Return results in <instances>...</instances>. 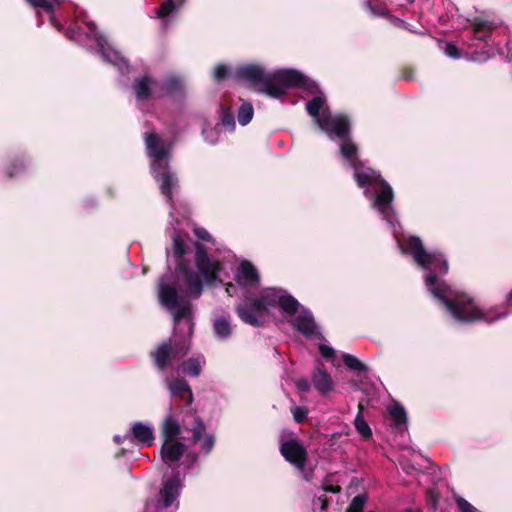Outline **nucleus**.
<instances>
[{
    "label": "nucleus",
    "instance_id": "nucleus-13",
    "mask_svg": "<svg viewBox=\"0 0 512 512\" xmlns=\"http://www.w3.org/2000/svg\"><path fill=\"white\" fill-rule=\"evenodd\" d=\"M180 488L181 482L178 473L163 481L162 488L159 491L158 506L162 508L170 507L178 498Z\"/></svg>",
    "mask_w": 512,
    "mask_h": 512
},
{
    "label": "nucleus",
    "instance_id": "nucleus-55",
    "mask_svg": "<svg viewBox=\"0 0 512 512\" xmlns=\"http://www.w3.org/2000/svg\"><path fill=\"white\" fill-rule=\"evenodd\" d=\"M319 500L322 502V509H326L327 507V498L325 496L320 497Z\"/></svg>",
    "mask_w": 512,
    "mask_h": 512
},
{
    "label": "nucleus",
    "instance_id": "nucleus-7",
    "mask_svg": "<svg viewBox=\"0 0 512 512\" xmlns=\"http://www.w3.org/2000/svg\"><path fill=\"white\" fill-rule=\"evenodd\" d=\"M279 452L282 457L299 471H304L308 452L297 438L281 442Z\"/></svg>",
    "mask_w": 512,
    "mask_h": 512
},
{
    "label": "nucleus",
    "instance_id": "nucleus-4",
    "mask_svg": "<svg viewBox=\"0 0 512 512\" xmlns=\"http://www.w3.org/2000/svg\"><path fill=\"white\" fill-rule=\"evenodd\" d=\"M189 352V345L186 340H172L163 341L157 348L150 352L149 356L154 366L159 371H164L171 366L173 361L180 360Z\"/></svg>",
    "mask_w": 512,
    "mask_h": 512
},
{
    "label": "nucleus",
    "instance_id": "nucleus-56",
    "mask_svg": "<svg viewBox=\"0 0 512 512\" xmlns=\"http://www.w3.org/2000/svg\"><path fill=\"white\" fill-rule=\"evenodd\" d=\"M114 441L117 443V444H121L122 441H123V438L119 435H116L114 436Z\"/></svg>",
    "mask_w": 512,
    "mask_h": 512
},
{
    "label": "nucleus",
    "instance_id": "nucleus-31",
    "mask_svg": "<svg viewBox=\"0 0 512 512\" xmlns=\"http://www.w3.org/2000/svg\"><path fill=\"white\" fill-rule=\"evenodd\" d=\"M324 103L325 97L322 94L316 95L313 99L306 103L307 113L317 120L318 117H321L320 110L322 109Z\"/></svg>",
    "mask_w": 512,
    "mask_h": 512
},
{
    "label": "nucleus",
    "instance_id": "nucleus-51",
    "mask_svg": "<svg viewBox=\"0 0 512 512\" xmlns=\"http://www.w3.org/2000/svg\"><path fill=\"white\" fill-rule=\"evenodd\" d=\"M401 78L404 80H412L414 78V69L410 66H405L401 69Z\"/></svg>",
    "mask_w": 512,
    "mask_h": 512
},
{
    "label": "nucleus",
    "instance_id": "nucleus-14",
    "mask_svg": "<svg viewBox=\"0 0 512 512\" xmlns=\"http://www.w3.org/2000/svg\"><path fill=\"white\" fill-rule=\"evenodd\" d=\"M352 168L354 170L353 178L360 188L378 184L383 179L379 171L365 167L362 161L354 163Z\"/></svg>",
    "mask_w": 512,
    "mask_h": 512
},
{
    "label": "nucleus",
    "instance_id": "nucleus-50",
    "mask_svg": "<svg viewBox=\"0 0 512 512\" xmlns=\"http://www.w3.org/2000/svg\"><path fill=\"white\" fill-rule=\"evenodd\" d=\"M319 351H320V354L324 357V358H327V359H330V358H333L334 355H335V351L333 348L327 346V345H324V344H321L319 346Z\"/></svg>",
    "mask_w": 512,
    "mask_h": 512
},
{
    "label": "nucleus",
    "instance_id": "nucleus-26",
    "mask_svg": "<svg viewBox=\"0 0 512 512\" xmlns=\"http://www.w3.org/2000/svg\"><path fill=\"white\" fill-rule=\"evenodd\" d=\"M278 307L287 315H295L300 307L298 300L292 295L283 291L282 296L278 299Z\"/></svg>",
    "mask_w": 512,
    "mask_h": 512
},
{
    "label": "nucleus",
    "instance_id": "nucleus-25",
    "mask_svg": "<svg viewBox=\"0 0 512 512\" xmlns=\"http://www.w3.org/2000/svg\"><path fill=\"white\" fill-rule=\"evenodd\" d=\"M33 7L43 8L49 13V21L59 32L62 31V25L53 14V3L60 4V0H27Z\"/></svg>",
    "mask_w": 512,
    "mask_h": 512
},
{
    "label": "nucleus",
    "instance_id": "nucleus-52",
    "mask_svg": "<svg viewBox=\"0 0 512 512\" xmlns=\"http://www.w3.org/2000/svg\"><path fill=\"white\" fill-rule=\"evenodd\" d=\"M226 292L229 296H233V294L236 292V286L232 283H228L226 285Z\"/></svg>",
    "mask_w": 512,
    "mask_h": 512
},
{
    "label": "nucleus",
    "instance_id": "nucleus-8",
    "mask_svg": "<svg viewBox=\"0 0 512 512\" xmlns=\"http://www.w3.org/2000/svg\"><path fill=\"white\" fill-rule=\"evenodd\" d=\"M235 311L245 324L260 327L262 325L260 319L266 314V307H264L257 298H249L237 305Z\"/></svg>",
    "mask_w": 512,
    "mask_h": 512
},
{
    "label": "nucleus",
    "instance_id": "nucleus-54",
    "mask_svg": "<svg viewBox=\"0 0 512 512\" xmlns=\"http://www.w3.org/2000/svg\"><path fill=\"white\" fill-rule=\"evenodd\" d=\"M357 408H358L357 415H363V410H364L363 400L359 401Z\"/></svg>",
    "mask_w": 512,
    "mask_h": 512
},
{
    "label": "nucleus",
    "instance_id": "nucleus-43",
    "mask_svg": "<svg viewBox=\"0 0 512 512\" xmlns=\"http://www.w3.org/2000/svg\"><path fill=\"white\" fill-rule=\"evenodd\" d=\"M292 414H293V418H294V421L296 423H303L306 418H307V415H308V410L306 407H303V406H295L292 408Z\"/></svg>",
    "mask_w": 512,
    "mask_h": 512
},
{
    "label": "nucleus",
    "instance_id": "nucleus-24",
    "mask_svg": "<svg viewBox=\"0 0 512 512\" xmlns=\"http://www.w3.org/2000/svg\"><path fill=\"white\" fill-rule=\"evenodd\" d=\"M181 432V427L173 415L169 413L163 420L161 425V434L163 440H176Z\"/></svg>",
    "mask_w": 512,
    "mask_h": 512
},
{
    "label": "nucleus",
    "instance_id": "nucleus-15",
    "mask_svg": "<svg viewBox=\"0 0 512 512\" xmlns=\"http://www.w3.org/2000/svg\"><path fill=\"white\" fill-rule=\"evenodd\" d=\"M193 443L199 442L203 438L201 444V451L204 454H209L215 445V437L211 434H206V426L199 416L194 417L193 427L191 428Z\"/></svg>",
    "mask_w": 512,
    "mask_h": 512
},
{
    "label": "nucleus",
    "instance_id": "nucleus-36",
    "mask_svg": "<svg viewBox=\"0 0 512 512\" xmlns=\"http://www.w3.org/2000/svg\"><path fill=\"white\" fill-rule=\"evenodd\" d=\"M181 367L185 374L193 377H197L201 373V365L199 360L196 358H189L182 363Z\"/></svg>",
    "mask_w": 512,
    "mask_h": 512
},
{
    "label": "nucleus",
    "instance_id": "nucleus-16",
    "mask_svg": "<svg viewBox=\"0 0 512 512\" xmlns=\"http://www.w3.org/2000/svg\"><path fill=\"white\" fill-rule=\"evenodd\" d=\"M186 451V445L178 440H163L161 446V459L167 464L178 462Z\"/></svg>",
    "mask_w": 512,
    "mask_h": 512
},
{
    "label": "nucleus",
    "instance_id": "nucleus-9",
    "mask_svg": "<svg viewBox=\"0 0 512 512\" xmlns=\"http://www.w3.org/2000/svg\"><path fill=\"white\" fill-rule=\"evenodd\" d=\"M66 37L78 43H84L88 39L98 41L100 38L96 25L81 16H77L75 22L66 28Z\"/></svg>",
    "mask_w": 512,
    "mask_h": 512
},
{
    "label": "nucleus",
    "instance_id": "nucleus-3",
    "mask_svg": "<svg viewBox=\"0 0 512 512\" xmlns=\"http://www.w3.org/2000/svg\"><path fill=\"white\" fill-rule=\"evenodd\" d=\"M173 251L177 258L176 271L182 275L185 280L187 294L192 298H199L203 292L201 276H199L198 273L189 266L188 261L183 258L186 253V245L178 235L173 238Z\"/></svg>",
    "mask_w": 512,
    "mask_h": 512
},
{
    "label": "nucleus",
    "instance_id": "nucleus-38",
    "mask_svg": "<svg viewBox=\"0 0 512 512\" xmlns=\"http://www.w3.org/2000/svg\"><path fill=\"white\" fill-rule=\"evenodd\" d=\"M26 167V160L24 156L16 157L11 161L9 166L6 168V174L8 178H12L19 172L23 171Z\"/></svg>",
    "mask_w": 512,
    "mask_h": 512
},
{
    "label": "nucleus",
    "instance_id": "nucleus-11",
    "mask_svg": "<svg viewBox=\"0 0 512 512\" xmlns=\"http://www.w3.org/2000/svg\"><path fill=\"white\" fill-rule=\"evenodd\" d=\"M155 179L160 183L161 193L172 201V189L177 186L178 178L174 172L170 170L169 163H160L155 165Z\"/></svg>",
    "mask_w": 512,
    "mask_h": 512
},
{
    "label": "nucleus",
    "instance_id": "nucleus-19",
    "mask_svg": "<svg viewBox=\"0 0 512 512\" xmlns=\"http://www.w3.org/2000/svg\"><path fill=\"white\" fill-rule=\"evenodd\" d=\"M235 280L241 286L252 287L259 283L260 276L256 267L250 261L244 260L239 265Z\"/></svg>",
    "mask_w": 512,
    "mask_h": 512
},
{
    "label": "nucleus",
    "instance_id": "nucleus-27",
    "mask_svg": "<svg viewBox=\"0 0 512 512\" xmlns=\"http://www.w3.org/2000/svg\"><path fill=\"white\" fill-rule=\"evenodd\" d=\"M342 140L343 142L340 145L341 155L349 160V165L352 167L354 163L361 161L358 158V148L349 137Z\"/></svg>",
    "mask_w": 512,
    "mask_h": 512
},
{
    "label": "nucleus",
    "instance_id": "nucleus-28",
    "mask_svg": "<svg viewBox=\"0 0 512 512\" xmlns=\"http://www.w3.org/2000/svg\"><path fill=\"white\" fill-rule=\"evenodd\" d=\"M283 293V290L281 289H275V288H268L265 289L260 297H257V300H260V303L266 307V311L268 310V307H276L278 306V299L281 298Z\"/></svg>",
    "mask_w": 512,
    "mask_h": 512
},
{
    "label": "nucleus",
    "instance_id": "nucleus-18",
    "mask_svg": "<svg viewBox=\"0 0 512 512\" xmlns=\"http://www.w3.org/2000/svg\"><path fill=\"white\" fill-rule=\"evenodd\" d=\"M158 298L164 307L169 310L176 308L184 299L179 296V293L173 285L165 283L163 279L158 284Z\"/></svg>",
    "mask_w": 512,
    "mask_h": 512
},
{
    "label": "nucleus",
    "instance_id": "nucleus-35",
    "mask_svg": "<svg viewBox=\"0 0 512 512\" xmlns=\"http://www.w3.org/2000/svg\"><path fill=\"white\" fill-rule=\"evenodd\" d=\"M214 331L221 338H228L231 335V326L225 317L217 318L214 322Z\"/></svg>",
    "mask_w": 512,
    "mask_h": 512
},
{
    "label": "nucleus",
    "instance_id": "nucleus-29",
    "mask_svg": "<svg viewBox=\"0 0 512 512\" xmlns=\"http://www.w3.org/2000/svg\"><path fill=\"white\" fill-rule=\"evenodd\" d=\"M163 90L168 95H182L184 92L183 82L179 77L171 76L165 80Z\"/></svg>",
    "mask_w": 512,
    "mask_h": 512
},
{
    "label": "nucleus",
    "instance_id": "nucleus-53",
    "mask_svg": "<svg viewBox=\"0 0 512 512\" xmlns=\"http://www.w3.org/2000/svg\"><path fill=\"white\" fill-rule=\"evenodd\" d=\"M325 490L331 493H338L341 491V488L339 486H330L325 488Z\"/></svg>",
    "mask_w": 512,
    "mask_h": 512
},
{
    "label": "nucleus",
    "instance_id": "nucleus-47",
    "mask_svg": "<svg viewBox=\"0 0 512 512\" xmlns=\"http://www.w3.org/2000/svg\"><path fill=\"white\" fill-rule=\"evenodd\" d=\"M444 51L449 57L453 59H458L460 57V50L453 43H446Z\"/></svg>",
    "mask_w": 512,
    "mask_h": 512
},
{
    "label": "nucleus",
    "instance_id": "nucleus-58",
    "mask_svg": "<svg viewBox=\"0 0 512 512\" xmlns=\"http://www.w3.org/2000/svg\"><path fill=\"white\" fill-rule=\"evenodd\" d=\"M403 512H422V511H421V510H419V509L407 508V509H405Z\"/></svg>",
    "mask_w": 512,
    "mask_h": 512
},
{
    "label": "nucleus",
    "instance_id": "nucleus-2",
    "mask_svg": "<svg viewBox=\"0 0 512 512\" xmlns=\"http://www.w3.org/2000/svg\"><path fill=\"white\" fill-rule=\"evenodd\" d=\"M237 79L248 83L255 91L272 98H280L286 94L287 88H302L310 94H318V84L295 69H282L267 74L264 68L256 64H246L236 70Z\"/></svg>",
    "mask_w": 512,
    "mask_h": 512
},
{
    "label": "nucleus",
    "instance_id": "nucleus-49",
    "mask_svg": "<svg viewBox=\"0 0 512 512\" xmlns=\"http://www.w3.org/2000/svg\"><path fill=\"white\" fill-rule=\"evenodd\" d=\"M296 387L301 392H309L311 385L310 382L306 378H300L296 382Z\"/></svg>",
    "mask_w": 512,
    "mask_h": 512
},
{
    "label": "nucleus",
    "instance_id": "nucleus-40",
    "mask_svg": "<svg viewBox=\"0 0 512 512\" xmlns=\"http://www.w3.org/2000/svg\"><path fill=\"white\" fill-rule=\"evenodd\" d=\"M221 122L225 128L233 130L235 128V117L230 108L221 105Z\"/></svg>",
    "mask_w": 512,
    "mask_h": 512
},
{
    "label": "nucleus",
    "instance_id": "nucleus-34",
    "mask_svg": "<svg viewBox=\"0 0 512 512\" xmlns=\"http://www.w3.org/2000/svg\"><path fill=\"white\" fill-rule=\"evenodd\" d=\"M254 115V109L252 104L246 102L243 103L238 110V122L245 126L251 122Z\"/></svg>",
    "mask_w": 512,
    "mask_h": 512
},
{
    "label": "nucleus",
    "instance_id": "nucleus-37",
    "mask_svg": "<svg viewBox=\"0 0 512 512\" xmlns=\"http://www.w3.org/2000/svg\"><path fill=\"white\" fill-rule=\"evenodd\" d=\"M389 415L391 416L394 424L400 426L406 423L407 415L405 409L401 405H394L389 408Z\"/></svg>",
    "mask_w": 512,
    "mask_h": 512
},
{
    "label": "nucleus",
    "instance_id": "nucleus-46",
    "mask_svg": "<svg viewBox=\"0 0 512 512\" xmlns=\"http://www.w3.org/2000/svg\"><path fill=\"white\" fill-rule=\"evenodd\" d=\"M438 500H439V494L435 490L429 489L427 491V495H426L427 505L433 509H436Z\"/></svg>",
    "mask_w": 512,
    "mask_h": 512
},
{
    "label": "nucleus",
    "instance_id": "nucleus-22",
    "mask_svg": "<svg viewBox=\"0 0 512 512\" xmlns=\"http://www.w3.org/2000/svg\"><path fill=\"white\" fill-rule=\"evenodd\" d=\"M170 392L173 396L185 401V406L190 407L193 402V393L188 382L181 378L175 379L169 384Z\"/></svg>",
    "mask_w": 512,
    "mask_h": 512
},
{
    "label": "nucleus",
    "instance_id": "nucleus-5",
    "mask_svg": "<svg viewBox=\"0 0 512 512\" xmlns=\"http://www.w3.org/2000/svg\"><path fill=\"white\" fill-rule=\"evenodd\" d=\"M195 265L199 271V276L204 278L208 286L214 285L216 282H222L218 275L223 269L222 263L217 259H212L207 253L204 245L199 242L195 243Z\"/></svg>",
    "mask_w": 512,
    "mask_h": 512
},
{
    "label": "nucleus",
    "instance_id": "nucleus-59",
    "mask_svg": "<svg viewBox=\"0 0 512 512\" xmlns=\"http://www.w3.org/2000/svg\"><path fill=\"white\" fill-rule=\"evenodd\" d=\"M415 0H407L408 3L412 4Z\"/></svg>",
    "mask_w": 512,
    "mask_h": 512
},
{
    "label": "nucleus",
    "instance_id": "nucleus-41",
    "mask_svg": "<svg viewBox=\"0 0 512 512\" xmlns=\"http://www.w3.org/2000/svg\"><path fill=\"white\" fill-rule=\"evenodd\" d=\"M366 496L365 495H356L350 505L348 506L346 512H364L363 511V508H364V505L366 503Z\"/></svg>",
    "mask_w": 512,
    "mask_h": 512
},
{
    "label": "nucleus",
    "instance_id": "nucleus-23",
    "mask_svg": "<svg viewBox=\"0 0 512 512\" xmlns=\"http://www.w3.org/2000/svg\"><path fill=\"white\" fill-rule=\"evenodd\" d=\"M133 438L144 446H151L154 442L153 429L141 422H136L132 428Z\"/></svg>",
    "mask_w": 512,
    "mask_h": 512
},
{
    "label": "nucleus",
    "instance_id": "nucleus-44",
    "mask_svg": "<svg viewBox=\"0 0 512 512\" xmlns=\"http://www.w3.org/2000/svg\"><path fill=\"white\" fill-rule=\"evenodd\" d=\"M454 499L461 512H476L475 507L463 497L455 496Z\"/></svg>",
    "mask_w": 512,
    "mask_h": 512
},
{
    "label": "nucleus",
    "instance_id": "nucleus-30",
    "mask_svg": "<svg viewBox=\"0 0 512 512\" xmlns=\"http://www.w3.org/2000/svg\"><path fill=\"white\" fill-rule=\"evenodd\" d=\"M184 2L185 0H165L156 10L157 17L164 18L171 15Z\"/></svg>",
    "mask_w": 512,
    "mask_h": 512
},
{
    "label": "nucleus",
    "instance_id": "nucleus-17",
    "mask_svg": "<svg viewBox=\"0 0 512 512\" xmlns=\"http://www.w3.org/2000/svg\"><path fill=\"white\" fill-rule=\"evenodd\" d=\"M145 144L149 155L156 160V165L168 163V150L156 133L146 134Z\"/></svg>",
    "mask_w": 512,
    "mask_h": 512
},
{
    "label": "nucleus",
    "instance_id": "nucleus-6",
    "mask_svg": "<svg viewBox=\"0 0 512 512\" xmlns=\"http://www.w3.org/2000/svg\"><path fill=\"white\" fill-rule=\"evenodd\" d=\"M317 124L329 136L334 134L339 139H346L350 136V120L344 114H323L318 117Z\"/></svg>",
    "mask_w": 512,
    "mask_h": 512
},
{
    "label": "nucleus",
    "instance_id": "nucleus-12",
    "mask_svg": "<svg viewBox=\"0 0 512 512\" xmlns=\"http://www.w3.org/2000/svg\"><path fill=\"white\" fill-rule=\"evenodd\" d=\"M377 185H379L380 190L375 195L373 206L380 211L384 219L389 221V215L392 211V203L394 200V192L390 184L385 179H382Z\"/></svg>",
    "mask_w": 512,
    "mask_h": 512
},
{
    "label": "nucleus",
    "instance_id": "nucleus-1",
    "mask_svg": "<svg viewBox=\"0 0 512 512\" xmlns=\"http://www.w3.org/2000/svg\"><path fill=\"white\" fill-rule=\"evenodd\" d=\"M401 251L404 254H410L418 266L429 271L425 277L427 290L445 306L456 321L493 322L505 315L504 313L495 314L492 309L484 311L472 297L466 293L455 292L445 281H440L438 276L448 273V261L439 251H427L418 236H409L405 241V247L401 246Z\"/></svg>",
    "mask_w": 512,
    "mask_h": 512
},
{
    "label": "nucleus",
    "instance_id": "nucleus-42",
    "mask_svg": "<svg viewBox=\"0 0 512 512\" xmlns=\"http://www.w3.org/2000/svg\"><path fill=\"white\" fill-rule=\"evenodd\" d=\"M475 34L489 33L492 30L491 23L487 20L476 18L472 23Z\"/></svg>",
    "mask_w": 512,
    "mask_h": 512
},
{
    "label": "nucleus",
    "instance_id": "nucleus-33",
    "mask_svg": "<svg viewBox=\"0 0 512 512\" xmlns=\"http://www.w3.org/2000/svg\"><path fill=\"white\" fill-rule=\"evenodd\" d=\"M342 360L350 370L357 372H366L368 370V367L364 363L351 354L344 353L342 355Z\"/></svg>",
    "mask_w": 512,
    "mask_h": 512
},
{
    "label": "nucleus",
    "instance_id": "nucleus-21",
    "mask_svg": "<svg viewBox=\"0 0 512 512\" xmlns=\"http://www.w3.org/2000/svg\"><path fill=\"white\" fill-rule=\"evenodd\" d=\"M156 82L148 75H143L134 79L132 89L138 101H147L152 96V86Z\"/></svg>",
    "mask_w": 512,
    "mask_h": 512
},
{
    "label": "nucleus",
    "instance_id": "nucleus-32",
    "mask_svg": "<svg viewBox=\"0 0 512 512\" xmlns=\"http://www.w3.org/2000/svg\"><path fill=\"white\" fill-rule=\"evenodd\" d=\"M173 320L174 323H178L183 318H189L192 314V305L188 300H183L177 305L176 308H173Z\"/></svg>",
    "mask_w": 512,
    "mask_h": 512
},
{
    "label": "nucleus",
    "instance_id": "nucleus-20",
    "mask_svg": "<svg viewBox=\"0 0 512 512\" xmlns=\"http://www.w3.org/2000/svg\"><path fill=\"white\" fill-rule=\"evenodd\" d=\"M312 383L314 388L320 394H327L331 392L334 388V383L332 381L329 373L323 368V365L317 366L312 372Z\"/></svg>",
    "mask_w": 512,
    "mask_h": 512
},
{
    "label": "nucleus",
    "instance_id": "nucleus-39",
    "mask_svg": "<svg viewBox=\"0 0 512 512\" xmlns=\"http://www.w3.org/2000/svg\"><path fill=\"white\" fill-rule=\"evenodd\" d=\"M354 426L357 432L365 439H368L372 436V431L364 419L363 415H356L354 420Z\"/></svg>",
    "mask_w": 512,
    "mask_h": 512
},
{
    "label": "nucleus",
    "instance_id": "nucleus-10",
    "mask_svg": "<svg viewBox=\"0 0 512 512\" xmlns=\"http://www.w3.org/2000/svg\"><path fill=\"white\" fill-rule=\"evenodd\" d=\"M292 327L309 339H320L322 334L318 329L314 316L310 310L303 309L299 315L292 320Z\"/></svg>",
    "mask_w": 512,
    "mask_h": 512
},
{
    "label": "nucleus",
    "instance_id": "nucleus-48",
    "mask_svg": "<svg viewBox=\"0 0 512 512\" xmlns=\"http://www.w3.org/2000/svg\"><path fill=\"white\" fill-rule=\"evenodd\" d=\"M194 234L196 235V237L200 240H203V241H206V242H209L212 240V236L210 235V233L203 227H197L194 229Z\"/></svg>",
    "mask_w": 512,
    "mask_h": 512
},
{
    "label": "nucleus",
    "instance_id": "nucleus-45",
    "mask_svg": "<svg viewBox=\"0 0 512 512\" xmlns=\"http://www.w3.org/2000/svg\"><path fill=\"white\" fill-rule=\"evenodd\" d=\"M229 74V69L224 64H219L215 67L213 76L216 81L224 80Z\"/></svg>",
    "mask_w": 512,
    "mask_h": 512
},
{
    "label": "nucleus",
    "instance_id": "nucleus-57",
    "mask_svg": "<svg viewBox=\"0 0 512 512\" xmlns=\"http://www.w3.org/2000/svg\"><path fill=\"white\" fill-rule=\"evenodd\" d=\"M507 302L510 306H512V291L507 295Z\"/></svg>",
    "mask_w": 512,
    "mask_h": 512
}]
</instances>
